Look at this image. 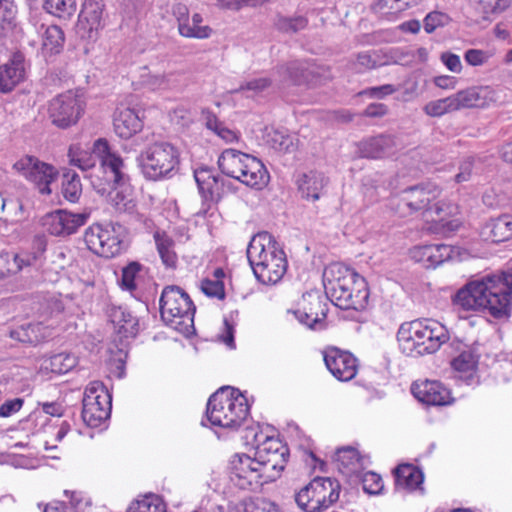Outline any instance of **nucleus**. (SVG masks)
Here are the masks:
<instances>
[{"instance_id":"obj_1","label":"nucleus","mask_w":512,"mask_h":512,"mask_svg":"<svg viewBox=\"0 0 512 512\" xmlns=\"http://www.w3.org/2000/svg\"><path fill=\"white\" fill-rule=\"evenodd\" d=\"M512 274L486 275L462 287L453 298V305L464 310H481L496 319L511 314Z\"/></svg>"},{"instance_id":"obj_2","label":"nucleus","mask_w":512,"mask_h":512,"mask_svg":"<svg viewBox=\"0 0 512 512\" xmlns=\"http://www.w3.org/2000/svg\"><path fill=\"white\" fill-rule=\"evenodd\" d=\"M326 296L343 310H364L368 304L369 288L364 277L339 263L328 266L323 273Z\"/></svg>"},{"instance_id":"obj_3","label":"nucleus","mask_w":512,"mask_h":512,"mask_svg":"<svg viewBox=\"0 0 512 512\" xmlns=\"http://www.w3.org/2000/svg\"><path fill=\"white\" fill-rule=\"evenodd\" d=\"M247 258L256 279L263 284H276L287 269L286 254L268 232L254 236L247 247Z\"/></svg>"},{"instance_id":"obj_4","label":"nucleus","mask_w":512,"mask_h":512,"mask_svg":"<svg viewBox=\"0 0 512 512\" xmlns=\"http://www.w3.org/2000/svg\"><path fill=\"white\" fill-rule=\"evenodd\" d=\"M249 411L247 399L240 390L224 386L209 397L206 417L213 426L237 429L246 420Z\"/></svg>"},{"instance_id":"obj_5","label":"nucleus","mask_w":512,"mask_h":512,"mask_svg":"<svg viewBox=\"0 0 512 512\" xmlns=\"http://www.w3.org/2000/svg\"><path fill=\"white\" fill-rule=\"evenodd\" d=\"M136 161L146 180L161 181L177 174L179 151L169 142L156 141L145 146L137 155Z\"/></svg>"},{"instance_id":"obj_6","label":"nucleus","mask_w":512,"mask_h":512,"mask_svg":"<svg viewBox=\"0 0 512 512\" xmlns=\"http://www.w3.org/2000/svg\"><path fill=\"white\" fill-rule=\"evenodd\" d=\"M161 319L185 336L195 331L196 307L190 296L177 285H167L159 299Z\"/></svg>"},{"instance_id":"obj_7","label":"nucleus","mask_w":512,"mask_h":512,"mask_svg":"<svg viewBox=\"0 0 512 512\" xmlns=\"http://www.w3.org/2000/svg\"><path fill=\"white\" fill-rule=\"evenodd\" d=\"M443 333L437 334L436 328L421 320L404 322L397 332V341L403 354L419 357L436 352L445 342Z\"/></svg>"},{"instance_id":"obj_8","label":"nucleus","mask_w":512,"mask_h":512,"mask_svg":"<svg viewBox=\"0 0 512 512\" xmlns=\"http://www.w3.org/2000/svg\"><path fill=\"white\" fill-rule=\"evenodd\" d=\"M341 484L336 478L314 477L294 494L303 512H324L339 499Z\"/></svg>"},{"instance_id":"obj_9","label":"nucleus","mask_w":512,"mask_h":512,"mask_svg":"<svg viewBox=\"0 0 512 512\" xmlns=\"http://www.w3.org/2000/svg\"><path fill=\"white\" fill-rule=\"evenodd\" d=\"M123 233L124 227L119 223H95L85 230L84 241L92 253L109 259L124 249Z\"/></svg>"},{"instance_id":"obj_10","label":"nucleus","mask_w":512,"mask_h":512,"mask_svg":"<svg viewBox=\"0 0 512 512\" xmlns=\"http://www.w3.org/2000/svg\"><path fill=\"white\" fill-rule=\"evenodd\" d=\"M13 168L33 183L41 195H50L52 193L50 186L59 177V171L55 166L33 155L23 156L14 163Z\"/></svg>"},{"instance_id":"obj_11","label":"nucleus","mask_w":512,"mask_h":512,"mask_svg":"<svg viewBox=\"0 0 512 512\" xmlns=\"http://www.w3.org/2000/svg\"><path fill=\"white\" fill-rule=\"evenodd\" d=\"M262 470L266 472L264 482L274 481L284 470L289 457V448L279 438L266 436L258 442L255 451Z\"/></svg>"},{"instance_id":"obj_12","label":"nucleus","mask_w":512,"mask_h":512,"mask_svg":"<svg viewBox=\"0 0 512 512\" xmlns=\"http://www.w3.org/2000/svg\"><path fill=\"white\" fill-rule=\"evenodd\" d=\"M84 110V100L74 92L67 91L49 102L48 115L53 125L67 129L79 121Z\"/></svg>"},{"instance_id":"obj_13","label":"nucleus","mask_w":512,"mask_h":512,"mask_svg":"<svg viewBox=\"0 0 512 512\" xmlns=\"http://www.w3.org/2000/svg\"><path fill=\"white\" fill-rule=\"evenodd\" d=\"M436 194L430 184H418L404 189L390 202L391 209L400 217H407L424 211Z\"/></svg>"},{"instance_id":"obj_14","label":"nucleus","mask_w":512,"mask_h":512,"mask_svg":"<svg viewBox=\"0 0 512 512\" xmlns=\"http://www.w3.org/2000/svg\"><path fill=\"white\" fill-rule=\"evenodd\" d=\"M91 212L84 209L81 213H72L66 209H58L45 214L41 223L45 230L53 236L68 237L84 226Z\"/></svg>"},{"instance_id":"obj_15","label":"nucleus","mask_w":512,"mask_h":512,"mask_svg":"<svg viewBox=\"0 0 512 512\" xmlns=\"http://www.w3.org/2000/svg\"><path fill=\"white\" fill-rule=\"evenodd\" d=\"M100 392L98 393V387L91 386L86 389L82 401L81 417L92 428L101 426L111 414V396L103 387Z\"/></svg>"},{"instance_id":"obj_16","label":"nucleus","mask_w":512,"mask_h":512,"mask_svg":"<svg viewBox=\"0 0 512 512\" xmlns=\"http://www.w3.org/2000/svg\"><path fill=\"white\" fill-rule=\"evenodd\" d=\"M93 153L99 158L105 172H110L109 183L122 186L129 182V176L122 171L124 167L123 159L116 152L112 151L105 138H99L94 142Z\"/></svg>"},{"instance_id":"obj_17","label":"nucleus","mask_w":512,"mask_h":512,"mask_svg":"<svg viewBox=\"0 0 512 512\" xmlns=\"http://www.w3.org/2000/svg\"><path fill=\"white\" fill-rule=\"evenodd\" d=\"M327 369L339 381H350L357 373V359L352 353L337 347H328L323 352Z\"/></svg>"},{"instance_id":"obj_18","label":"nucleus","mask_w":512,"mask_h":512,"mask_svg":"<svg viewBox=\"0 0 512 512\" xmlns=\"http://www.w3.org/2000/svg\"><path fill=\"white\" fill-rule=\"evenodd\" d=\"M105 5L102 0H85L79 14L77 29L81 37L94 38L102 25Z\"/></svg>"},{"instance_id":"obj_19","label":"nucleus","mask_w":512,"mask_h":512,"mask_svg":"<svg viewBox=\"0 0 512 512\" xmlns=\"http://www.w3.org/2000/svg\"><path fill=\"white\" fill-rule=\"evenodd\" d=\"M194 178L199 193L205 202H219L223 197V177L216 174L214 169L208 166L199 167L194 171Z\"/></svg>"},{"instance_id":"obj_20","label":"nucleus","mask_w":512,"mask_h":512,"mask_svg":"<svg viewBox=\"0 0 512 512\" xmlns=\"http://www.w3.org/2000/svg\"><path fill=\"white\" fill-rule=\"evenodd\" d=\"M493 101L494 92L490 87H471L450 97V110L484 108Z\"/></svg>"},{"instance_id":"obj_21","label":"nucleus","mask_w":512,"mask_h":512,"mask_svg":"<svg viewBox=\"0 0 512 512\" xmlns=\"http://www.w3.org/2000/svg\"><path fill=\"white\" fill-rule=\"evenodd\" d=\"M263 466L260 465L257 455L251 458L247 454H235L230 460L231 474L239 480H247L249 484L253 481L264 482V475L266 472L262 470Z\"/></svg>"},{"instance_id":"obj_22","label":"nucleus","mask_w":512,"mask_h":512,"mask_svg":"<svg viewBox=\"0 0 512 512\" xmlns=\"http://www.w3.org/2000/svg\"><path fill=\"white\" fill-rule=\"evenodd\" d=\"M410 390L419 402L427 406L448 405V391L439 381L413 382Z\"/></svg>"},{"instance_id":"obj_23","label":"nucleus","mask_w":512,"mask_h":512,"mask_svg":"<svg viewBox=\"0 0 512 512\" xmlns=\"http://www.w3.org/2000/svg\"><path fill=\"white\" fill-rule=\"evenodd\" d=\"M94 189L100 195H110L111 205L117 212L132 214L136 209V202L132 198V188L129 182L122 186L108 183V186L96 185L92 182Z\"/></svg>"},{"instance_id":"obj_24","label":"nucleus","mask_w":512,"mask_h":512,"mask_svg":"<svg viewBox=\"0 0 512 512\" xmlns=\"http://www.w3.org/2000/svg\"><path fill=\"white\" fill-rule=\"evenodd\" d=\"M25 77L24 56L20 52L0 66V92H11Z\"/></svg>"},{"instance_id":"obj_25","label":"nucleus","mask_w":512,"mask_h":512,"mask_svg":"<svg viewBox=\"0 0 512 512\" xmlns=\"http://www.w3.org/2000/svg\"><path fill=\"white\" fill-rule=\"evenodd\" d=\"M269 180V172L262 161L252 155L245 154L241 183L251 188L261 189L268 184Z\"/></svg>"},{"instance_id":"obj_26","label":"nucleus","mask_w":512,"mask_h":512,"mask_svg":"<svg viewBox=\"0 0 512 512\" xmlns=\"http://www.w3.org/2000/svg\"><path fill=\"white\" fill-rule=\"evenodd\" d=\"M110 321L121 338H134L139 332V320L122 306H112L108 311Z\"/></svg>"},{"instance_id":"obj_27","label":"nucleus","mask_w":512,"mask_h":512,"mask_svg":"<svg viewBox=\"0 0 512 512\" xmlns=\"http://www.w3.org/2000/svg\"><path fill=\"white\" fill-rule=\"evenodd\" d=\"M394 147L390 136L378 135L363 140L358 145L360 156L368 159H380L392 153Z\"/></svg>"},{"instance_id":"obj_28","label":"nucleus","mask_w":512,"mask_h":512,"mask_svg":"<svg viewBox=\"0 0 512 512\" xmlns=\"http://www.w3.org/2000/svg\"><path fill=\"white\" fill-rule=\"evenodd\" d=\"M115 133L123 139H129L143 128V122L134 109L119 111L113 121Z\"/></svg>"},{"instance_id":"obj_29","label":"nucleus","mask_w":512,"mask_h":512,"mask_svg":"<svg viewBox=\"0 0 512 512\" xmlns=\"http://www.w3.org/2000/svg\"><path fill=\"white\" fill-rule=\"evenodd\" d=\"M396 488L409 491L416 490L424 481V474L420 468L409 463L399 464L393 470Z\"/></svg>"},{"instance_id":"obj_30","label":"nucleus","mask_w":512,"mask_h":512,"mask_svg":"<svg viewBox=\"0 0 512 512\" xmlns=\"http://www.w3.org/2000/svg\"><path fill=\"white\" fill-rule=\"evenodd\" d=\"M245 154L235 149L224 150L218 158V167L221 173L227 177L241 182L243 174Z\"/></svg>"},{"instance_id":"obj_31","label":"nucleus","mask_w":512,"mask_h":512,"mask_svg":"<svg viewBox=\"0 0 512 512\" xmlns=\"http://www.w3.org/2000/svg\"><path fill=\"white\" fill-rule=\"evenodd\" d=\"M296 184L302 198L316 201L320 198L321 191L326 185V179L320 172L309 171L299 174Z\"/></svg>"},{"instance_id":"obj_32","label":"nucleus","mask_w":512,"mask_h":512,"mask_svg":"<svg viewBox=\"0 0 512 512\" xmlns=\"http://www.w3.org/2000/svg\"><path fill=\"white\" fill-rule=\"evenodd\" d=\"M338 470L349 478V481L360 472L361 457L359 451L351 446L341 447L335 453Z\"/></svg>"},{"instance_id":"obj_33","label":"nucleus","mask_w":512,"mask_h":512,"mask_svg":"<svg viewBox=\"0 0 512 512\" xmlns=\"http://www.w3.org/2000/svg\"><path fill=\"white\" fill-rule=\"evenodd\" d=\"M172 12L177 19L178 31L180 35L197 39H205L211 35L212 28L210 26H205L202 29H198L196 33H193L194 30L190 29L189 10L186 5L177 3L173 6Z\"/></svg>"},{"instance_id":"obj_34","label":"nucleus","mask_w":512,"mask_h":512,"mask_svg":"<svg viewBox=\"0 0 512 512\" xmlns=\"http://www.w3.org/2000/svg\"><path fill=\"white\" fill-rule=\"evenodd\" d=\"M309 20L304 15L285 16L277 12L273 19V28L282 34L292 35L307 28Z\"/></svg>"},{"instance_id":"obj_35","label":"nucleus","mask_w":512,"mask_h":512,"mask_svg":"<svg viewBox=\"0 0 512 512\" xmlns=\"http://www.w3.org/2000/svg\"><path fill=\"white\" fill-rule=\"evenodd\" d=\"M448 246L446 244L425 245L413 250V258L417 261L426 262L427 268H436L446 260H448V253L444 254Z\"/></svg>"},{"instance_id":"obj_36","label":"nucleus","mask_w":512,"mask_h":512,"mask_svg":"<svg viewBox=\"0 0 512 512\" xmlns=\"http://www.w3.org/2000/svg\"><path fill=\"white\" fill-rule=\"evenodd\" d=\"M488 238L494 243H500L512 238V215L504 214L492 219L486 224Z\"/></svg>"},{"instance_id":"obj_37","label":"nucleus","mask_w":512,"mask_h":512,"mask_svg":"<svg viewBox=\"0 0 512 512\" xmlns=\"http://www.w3.org/2000/svg\"><path fill=\"white\" fill-rule=\"evenodd\" d=\"M149 272V268L143 266L138 261H129L122 269H121V278L118 280L119 286L124 291L133 292L137 289L136 280L142 276V274H147Z\"/></svg>"},{"instance_id":"obj_38","label":"nucleus","mask_w":512,"mask_h":512,"mask_svg":"<svg viewBox=\"0 0 512 512\" xmlns=\"http://www.w3.org/2000/svg\"><path fill=\"white\" fill-rule=\"evenodd\" d=\"M154 240L162 263L166 268L175 269L177 266L178 257L174 251V240L165 232H155Z\"/></svg>"},{"instance_id":"obj_39","label":"nucleus","mask_w":512,"mask_h":512,"mask_svg":"<svg viewBox=\"0 0 512 512\" xmlns=\"http://www.w3.org/2000/svg\"><path fill=\"white\" fill-rule=\"evenodd\" d=\"M61 194L70 203H77L82 195V184L79 175L66 169L62 175Z\"/></svg>"},{"instance_id":"obj_40","label":"nucleus","mask_w":512,"mask_h":512,"mask_svg":"<svg viewBox=\"0 0 512 512\" xmlns=\"http://www.w3.org/2000/svg\"><path fill=\"white\" fill-rule=\"evenodd\" d=\"M309 64L300 61H292L278 68V73L293 85L307 84Z\"/></svg>"},{"instance_id":"obj_41","label":"nucleus","mask_w":512,"mask_h":512,"mask_svg":"<svg viewBox=\"0 0 512 512\" xmlns=\"http://www.w3.org/2000/svg\"><path fill=\"white\" fill-rule=\"evenodd\" d=\"M476 14L486 20L490 15H498L508 9L512 0H469Z\"/></svg>"},{"instance_id":"obj_42","label":"nucleus","mask_w":512,"mask_h":512,"mask_svg":"<svg viewBox=\"0 0 512 512\" xmlns=\"http://www.w3.org/2000/svg\"><path fill=\"white\" fill-rule=\"evenodd\" d=\"M477 362L470 352H462L450 362V366L457 373L454 378L470 381L473 378Z\"/></svg>"},{"instance_id":"obj_43","label":"nucleus","mask_w":512,"mask_h":512,"mask_svg":"<svg viewBox=\"0 0 512 512\" xmlns=\"http://www.w3.org/2000/svg\"><path fill=\"white\" fill-rule=\"evenodd\" d=\"M41 328V323H28L10 330L9 336L21 343L37 345L43 340V336L40 334Z\"/></svg>"},{"instance_id":"obj_44","label":"nucleus","mask_w":512,"mask_h":512,"mask_svg":"<svg viewBox=\"0 0 512 512\" xmlns=\"http://www.w3.org/2000/svg\"><path fill=\"white\" fill-rule=\"evenodd\" d=\"M65 35L57 25H50L46 28L43 37V50L50 55L59 54L64 46Z\"/></svg>"},{"instance_id":"obj_45","label":"nucleus","mask_w":512,"mask_h":512,"mask_svg":"<svg viewBox=\"0 0 512 512\" xmlns=\"http://www.w3.org/2000/svg\"><path fill=\"white\" fill-rule=\"evenodd\" d=\"M448 213L446 212V204L442 202H436L423 211V218L427 223H432L435 226H431L430 229L433 231H438L440 229H444L448 226V221L446 219Z\"/></svg>"},{"instance_id":"obj_46","label":"nucleus","mask_w":512,"mask_h":512,"mask_svg":"<svg viewBox=\"0 0 512 512\" xmlns=\"http://www.w3.org/2000/svg\"><path fill=\"white\" fill-rule=\"evenodd\" d=\"M350 483L362 484L363 491L371 495L379 494L384 487L381 476L372 471L355 473Z\"/></svg>"},{"instance_id":"obj_47","label":"nucleus","mask_w":512,"mask_h":512,"mask_svg":"<svg viewBox=\"0 0 512 512\" xmlns=\"http://www.w3.org/2000/svg\"><path fill=\"white\" fill-rule=\"evenodd\" d=\"M127 512H166V504L160 496L149 494L133 502Z\"/></svg>"},{"instance_id":"obj_48","label":"nucleus","mask_w":512,"mask_h":512,"mask_svg":"<svg viewBox=\"0 0 512 512\" xmlns=\"http://www.w3.org/2000/svg\"><path fill=\"white\" fill-rule=\"evenodd\" d=\"M303 300V306H306L310 316H313V322L322 325L328 312L326 303L317 294H304Z\"/></svg>"},{"instance_id":"obj_49","label":"nucleus","mask_w":512,"mask_h":512,"mask_svg":"<svg viewBox=\"0 0 512 512\" xmlns=\"http://www.w3.org/2000/svg\"><path fill=\"white\" fill-rule=\"evenodd\" d=\"M43 8L60 18L68 19L76 12L75 0H44Z\"/></svg>"},{"instance_id":"obj_50","label":"nucleus","mask_w":512,"mask_h":512,"mask_svg":"<svg viewBox=\"0 0 512 512\" xmlns=\"http://www.w3.org/2000/svg\"><path fill=\"white\" fill-rule=\"evenodd\" d=\"M294 140L295 138L292 135L284 131L275 130L268 134L267 142L274 150L287 153L294 150Z\"/></svg>"},{"instance_id":"obj_51","label":"nucleus","mask_w":512,"mask_h":512,"mask_svg":"<svg viewBox=\"0 0 512 512\" xmlns=\"http://www.w3.org/2000/svg\"><path fill=\"white\" fill-rule=\"evenodd\" d=\"M76 357L69 353H58L50 358V367L53 373L65 374L76 366Z\"/></svg>"},{"instance_id":"obj_52","label":"nucleus","mask_w":512,"mask_h":512,"mask_svg":"<svg viewBox=\"0 0 512 512\" xmlns=\"http://www.w3.org/2000/svg\"><path fill=\"white\" fill-rule=\"evenodd\" d=\"M332 79L329 67L309 64L308 79L306 86L314 87L325 84Z\"/></svg>"},{"instance_id":"obj_53","label":"nucleus","mask_w":512,"mask_h":512,"mask_svg":"<svg viewBox=\"0 0 512 512\" xmlns=\"http://www.w3.org/2000/svg\"><path fill=\"white\" fill-rule=\"evenodd\" d=\"M201 291L210 298L223 300L226 296L223 280L205 278L201 281Z\"/></svg>"},{"instance_id":"obj_54","label":"nucleus","mask_w":512,"mask_h":512,"mask_svg":"<svg viewBox=\"0 0 512 512\" xmlns=\"http://www.w3.org/2000/svg\"><path fill=\"white\" fill-rule=\"evenodd\" d=\"M493 56V50L468 49L464 54V59L471 66H482L487 64Z\"/></svg>"},{"instance_id":"obj_55","label":"nucleus","mask_w":512,"mask_h":512,"mask_svg":"<svg viewBox=\"0 0 512 512\" xmlns=\"http://www.w3.org/2000/svg\"><path fill=\"white\" fill-rule=\"evenodd\" d=\"M15 261L14 253H0V279L15 275L19 272L20 266H18Z\"/></svg>"},{"instance_id":"obj_56","label":"nucleus","mask_w":512,"mask_h":512,"mask_svg":"<svg viewBox=\"0 0 512 512\" xmlns=\"http://www.w3.org/2000/svg\"><path fill=\"white\" fill-rule=\"evenodd\" d=\"M17 6L13 0H0V18L10 26L16 25Z\"/></svg>"},{"instance_id":"obj_57","label":"nucleus","mask_w":512,"mask_h":512,"mask_svg":"<svg viewBox=\"0 0 512 512\" xmlns=\"http://www.w3.org/2000/svg\"><path fill=\"white\" fill-rule=\"evenodd\" d=\"M423 110L431 117H440L448 112V98L430 101L424 106Z\"/></svg>"},{"instance_id":"obj_58","label":"nucleus","mask_w":512,"mask_h":512,"mask_svg":"<svg viewBox=\"0 0 512 512\" xmlns=\"http://www.w3.org/2000/svg\"><path fill=\"white\" fill-rule=\"evenodd\" d=\"M24 404L23 398H14L11 400L5 401L0 406V417L1 418H7L13 415L14 413L18 412Z\"/></svg>"},{"instance_id":"obj_59","label":"nucleus","mask_w":512,"mask_h":512,"mask_svg":"<svg viewBox=\"0 0 512 512\" xmlns=\"http://www.w3.org/2000/svg\"><path fill=\"white\" fill-rule=\"evenodd\" d=\"M397 91V88L394 85L391 84H385L378 87H371L368 88L362 92H360V95H368L372 98H384L387 95H391Z\"/></svg>"},{"instance_id":"obj_60","label":"nucleus","mask_w":512,"mask_h":512,"mask_svg":"<svg viewBox=\"0 0 512 512\" xmlns=\"http://www.w3.org/2000/svg\"><path fill=\"white\" fill-rule=\"evenodd\" d=\"M387 113V105L383 103H371L365 108L361 115L368 118H381Z\"/></svg>"},{"instance_id":"obj_61","label":"nucleus","mask_w":512,"mask_h":512,"mask_svg":"<svg viewBox=\"0 0 512 512\" xmlns=\"http://www.w3.org/2000/svg\"><path fill=\"white\" fill-rule=\"evenodd\" d=\"M444 14L434 11L429 13L424 19V29L427 33H432L438 26H443L442 18Z\"/></svg>"},{"instance_id":"obj_62","label":"nucleus","mask_w":512,"mask_h":512,"mask_svg":"<svg viewBox=\"0 0 512 512\" xmlns=\"http://www.w3.org/2000/svg\"><path fill=\"white\" fill-rule=\"evenodd\" d=\"M473 169V159H465L459 166V172L455 175L456 183H463L470 179Z\"/></svg>"},{"instance_id":"obj_63","label":"nucleus","mask_w":512,"mask_h":512,"mask_svg":"<svg viewBox=\"0 0 512 512\" xmlns=\"http://www.w3.org/2000/svg\"><path fill=\"white\" fill-rule=\"evenodd\" d=\"M271 85V80L269 78H258L253 79L245 84L241 85L239 90H253L256 92L263 91Z\"/></svg>"},{"instance_id":"obj_64","label":"nucleus","mask_w":512,"mask_h":512,"mask_svg":"<svg viewBox=\"0 0 512 512\" xmlns=\"http://www.w3.org/2000/svg\"><path fill=\"white\" fill-rule=\"evenodd\" d=\"M44 413L54 417H61L65 413V408L59 402H43L39 403Z\"/></svg>"}]
</instances>
